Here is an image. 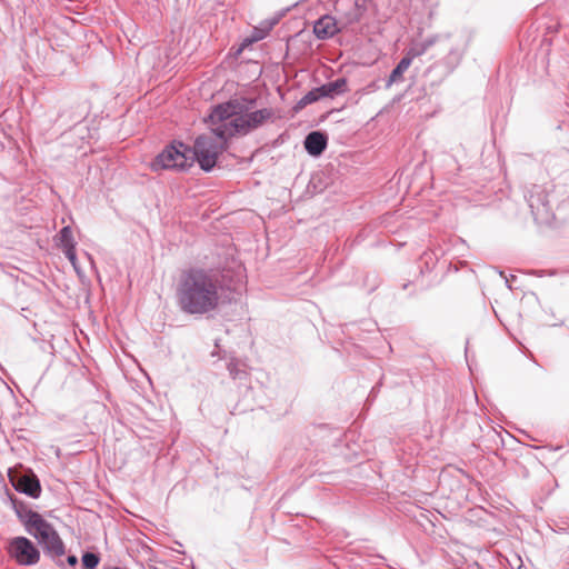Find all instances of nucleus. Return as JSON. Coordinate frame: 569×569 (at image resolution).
<instances>
[{
    "label": "nucleus",
    "instance_id": "obj_1",
    "mask_svg": "<svg viewBox=\"0 0 569 569\" xmlns=\"http://www.w3.org/2000/svg\"><path fill=\"white\" fill-rule=\"evenodd\" d=\"M177 298L180 308L190 315H202L214 310L220 302L218 281L202 269L181 272Z\"/></svg>",
    "mask_w": 569,
    "mask_h": 569
},
{
    "label": "nucleus",
    "instance_id": "obj_2",
    "mask_svg": "<svg viewBox=\"0 0 569 569\" xmlns=\"http://www.w3.org/2000/svg\"><path fill=\"white\" fill-rule=\"evenodd\" d=\"M246 111V99H234L217 106L209 114L210 131L226 141L241 133V112Z\"/></svg>",
    "mask_w": 569,
    "mask_h": 569
},
{
    "label": "nucleus",
    "instance_id": "obj_3",
    "mask_svg": "<svg viewBox=\"0 0 569 569\" xmlns=\"http://www.w3.org/2000/svg\"><path fill=\"white\" fill-rule=\"evenodd\" d=\"M27 531L52 556H62L64 545L58 532L40 513L30 511L24 521Z\"/></svg>",
    "mask_w": 569,
    "mask_h": 569
},
{
    "label": "nucleus",
    "instance_id": "obj_4",
    "mask_svg": "<svg viewBox=\"0 0 569 569\" xmlns=\"http://www.w3.org/2000/svg\"><path fill=\"white\" fill-rule=\"evenodd\" d=\"M194 162L191 148L182 142H173L166 147L151 163L153 171L186 170Z\"/></svg>",
    "mask_w": 569,
    "mask_h": 569
},
{
    "label": "nucleus",
    "instance_id": "obj_5",
    "mask_svg": "<svg viewBox=\"0 0 569 569\" xmlns=\"http://www.w3.org/2000/svg\"><path fill=\"white\" fill-rule=\"evenodd\" d=\"M226 143L224 139L210 131L196 139L191 154L201 169L209 171L214 167L219 154L226 149Z\"/></svg>",
    "mask_w": 569,
    "mask_h": 569
},
{
    "label": "nucleus",
    "instance_id": "obj_6",
    "mask_svg": "<svg viewBox=\"0 0 569 569\" xmlns=\"http://www.w3.org/2000/svg\"><path fill=\"white\" fill-rule=\"evenodd\" d=\"M8 553L21 566L36 565L40 559V552L31 540L26 537L11 539Z\"/></svg>",
    "mask_w": 569,
    "mask_h": 569
},
{
    "label": "nucleus",
    "instance_id": "obj_7",
    "mask_svg": "<svg viewBox=\"0 0 569 569\" xmlns=\"http://www.w3.org/2000/svg\"><path fill=\"white\" fill-rule=\"evenodd\" d=\"M252 109L253 100H246V111L241 112V133L243 134L259 128L274 117V111L271 108Z\"/></svg>",
    "mask_w": 569,
    "mask_h": 569
},
{
    "label": "nucleus",
    "instance_id": "obj_8",
    "mask_svg": "<svg viewBox=\"0 0 569 569\" xmlns=\"http://www.w3.org/2000/svg\"><path fill=\"white\" fill-rule=\"evenodd\" d=\"M346 91H347V80L346 79H337L336 81L328 82L326 84H322L319 88H316V89L309 91L305 96L303 101L306 103H311V102H315L325 97L333 98V97L339 96Z\"/></svg>",
    "mask_w": 569,
    "mask_h": 569
},
{
    "label": "nucleus",
    "instance_id": "obj_9",
    "mask_svg": "<svg viewBox=\"0 0 569 569\" xmlns=\"http://www.w3.org/2000/svg\"><path fill=\"white\" fill-rule=\"evenodd\" d=\"M58 246L71 262L76 271H78V260L76 256V244L72 230L70 227H63L58 234Z\"/></svg>",
    "mask_w": 569,
    "mask_h": 569
},
{
    "label": "nucleus",
    "instance_id": "obj_10",
    "mask_svg": "<svg viewBox=\"0 0 569 569\" xmlns=\"http://www.w3.org/2000/svg\"><path fill=\"white\" fill-rule=\"evenodd\" d=\"M339 31L336 19L331 16H323L313 27L315 34L320 39L335 36Z\"/></svg>",
    "mask_w": 569,
    "mask_h": 569
},
{
    "label": "nucleus",
    "instance_id": "obj_11",
    "mask_svg": "<svg viewBox=\"0 0 569 569\" xmlns=\"http://www.w3.org/2000/svg\"><path fill=\"white\" fill-rule=\"evenodd\" d=\"M327 147V137L319 132L313 131L305 139V148L311 156H320Z\"/></svg>",
    "mask_w": 569,
    "mask_h": 569
},
{
    "label": "nucleus",
    "instance_id": "obj_12",
    "mask_svg": "<svg viewBox=\"0 0 569 569\" xmlns=\"http://www.w3.org/2000/svg\"><path fill=\"white\" fill-rule=\"evenodd\" d=\"M420 52H416L413 50H410L398 63V66L392 70V72L389 76V79L387 81V87H391L395 82H398L402 80L403 73L409 69L411 66L412 59L417 56H419Z\"/></svg>",
    "mask_w": 569,
    "mask_h": 569
},
{
    "label": "nucleus",
    "instance_id": "obj_13",
    "mask_svg": "<svg viewBox=\"0 0 569 569\" xmlns=\"http://www.w3.org/2000/svg\"><path fill=\"white\" fill-rule=\"evenodd\" d=\"M16 488L33 498L39 497L41 491L39 480L34 476H21L17 481Z\"/></svg>",
    "mask_w": 569,
    "mask_h": 569
},
{
    "label": "nucleus",
    "instance_id": "obj_14",
    "mask_svg": "<svg viewBox=\"0 0 569 569\" xmlns=\"http://www.w3.org/2000/svg\"><path fill=\"white\" fill-rule=\"evenodd\" d=\"M99 563V557L94 553L87 552L82 557V565L86 569H94Z\"/></svg>",
    "mask_w": 569,
    "mask_h": 569
},
{
    "label": "nucleus",
    "instance_id": "obj_15",
    "mask_svg": "<svg viewBox=\"0 0 569 569\" xmlns=\"http://www.w3.org/2000/svg\"><path fill=\"white\" fill-rule=\"evenodd\" d=\"M68 562H69L70 565H72V566H73V565H76V563H77V558H76L74 556H70V557L68 558Z\"/></svg>",
    "mask_w": 569,
    "mask_h": 569
},
{
    "label": "nucleus",
    "instance_id": "obj_16",
    "mask_svg": "<svg viewBox=\"0 0 569 569\" xmlns=\"http://www.w3.org/2000/svg\"><path fill=\"white\" fill-rule=\"evenodd\" d=\"M262 38H263V34H259V36H257V37H253V38L249 39L248 41H249V42H253V41H258V40H260V39H262Z\"/></svg>",
    "mask_w": 569,
    "mask_h": 569
}]
</instances>
